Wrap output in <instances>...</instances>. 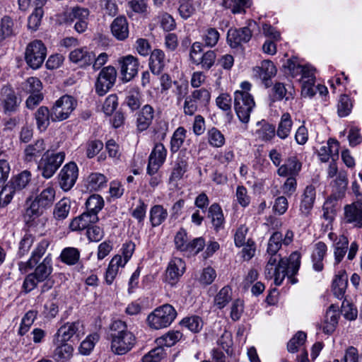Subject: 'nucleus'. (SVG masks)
Wrapping results in <instances>:
<instances>
[{"label": "nucleus", "instance_id": "28", "mask_svg": "<svg viewBox=\"0 0 362 362\" xmlns=\"http://www.w3.org/2000/svg\"><path fill=\"white\" fill-rule=\"evenodd\" d=\"M181 264V259L175 257L168 264L165 271V281L169 285L173 286L180 281L179 264Z\"/></svg>", "mask_w": 362, "mask_h": 362}, {"label": "nucleus", "instance_id": "37", "mask_svg": "<svg viewBox=\"0 0 362 362\" xmlns=\"http://www.w3.org/2000/svg\"><path fill=\"white\" fill-rule=\"evenodd\" d=\"M56 349L54 352V358L59 362H65L69 359L74 351L72 346L66 342L54 343Z\"/></svg>", "mask_w": 362, "mask_h": 362}, {"label": "nucleus", "instance_id": "44", "mask_svg": "<svg viewBox=\"0 0 362 362\" xmlns=\"http://www.w3.org/2000/svg\"><path fill=\"white\" fill-rule=\"evenodd\" d=\"M86 211L98 216V212L104 206V200L98 194H93L88 197L86 202Z\"/></svg>", "mask_w": 362, "mask_h": 362}, {"label": "nucleus", "instance_id": "11", "mask_svg": "<svg viewBox=\"0 0 362 362\" xmlns=\"http://www.w3.org/2000/svg\"><path fill=\"white\" fill-rule=\"evenodd\" d=\"M117 78V71L115 67L108 66L104 67L97 78L95 92L100 95H105L113 86Z\"/></svg>", "mask_w": 362, "mask_h": 362}, {"label": "nucleus", "instance_id": "14", "mask_svg": "<svg viewBox=\"0 0 362 362\" xmlns=\"http://www.w3.org/2000/svg\"><path fill=\"white\" fill-rule=\"evenodd\" d=\"M78 176V169L74 162L66 164L59 174V184L64 191L70 190L75 185Z\"/></svg>", "mask_w": 362, "mask_h": 362}, {"label": "nucleus", "instance_id": "63", "mask_svg": "<svg viewBox=\"0 0 362 362\" xmlns=\"http://www.w3.org/2000/svg\"><path fill=\"white\" fill-rule=\"evenodd\" d=\"M103 148V144L99 140L89 141L86 144V156L89 158L96 156Z\"/></svg>", "mask_w": 362, "mask_h": 362}, {"label": "nucleus", "instance_id": "40", "mask_svg": "<svg viewBox=\"0 0 362 362\" xmlns=\"http://www.w3.org/2000/svg\"><path fill=\"white\" fill-rule=\"evenodd\" d=\"M45 150V144L44 140L38 139L35 144L28 145L25 149V155L26 161L30 162Z\"/></svg>", "mask_w": 362, "mask_h": 362}, {"label": "nucleus", "instance_id": "34", "mask_svg": "<svg viewBox=\"0 0 362 362\" xmlns=\"http://www.w3.org/2000/svg\"><path fill=\"white\" fill-rule=\"evenodd\" d=\"M37 1L38 6H37V7L35 8L34 11L28 19V28L33 31L37 30L41 23V20L44 15V11L42 9V7L47 1V0Z\"/></svg>", "mask_w": 362, "mask_h": 362}, {"label": "nucleus", "instance_id": "7", "mask_svg": "<svg viewBox=\"0 0 362 362\" xmlns=\"http://www.w3.org/2000/svg\"><path fill=\"white\" fill-rule=\"evenodd\" d=\"M64 158L65 153L63 151L54 153L47 151L38 164V169L41 171L42 177L45 179L52 177L61 166Z\"/></svg>", "mask_w": 362, "mask_h": 362}, {"label": "nucleus", "instance_id": "13", "mask_svg": "<svg viewBox=\"0 0 362 362\" xmlns=\"http://www.w3.org/2000/svg\"><path fill=\"white\" fill-rule=\"evenodd\" d=\"M256 27L255 21H250L247 26L239 29H230L228 32L227 40L232 47H237L242 43L250 41L252 35V29Z\"/></svg>", "mask_w": 362, "mask_h": 362}, {"label": "nucleus", "instance_id": "22", "mask_svg": "<svg viewBox=\"0 0 362 362\" xmlns=\"http://www.w3.org/2000/svg\"><path fill=\"white\" fill-rule=\"evenodd\" d=\"M70 60L83 67L90 65L95 59L93 52H89L86 47L75 49L69 54Z\"/></svg>", "mask_w": 362, "mask_h": 362}, {"label": "nucleus", "instance_id": "51", "mask_svg": "<svg viewBox=\"0 0 362 362\" xmlns=\"http://www.w3.org/2000/svg\"><path fill=\"white\" fill-rule=\"evenodd\" d=\"M100 336L98 333L89 334L81 344L79 351L83 355H88L98 341Z\"/></svg>", "mask_w": 362, "mask_h": 362}, {"label": "nucleus", "instance_id": "21", "mask_svg": "<svg viewBox=\"0 0 362 362\" xmlns=\"http://www.w3.org/2000/svg\"><path fill=\"white\" fill-rule=\"evenodd\" d=\"M259 78L262 81L266 88L271 86V78L276 74V68L270 60H264L259 66L255 69Z\"/></svg>", "mask_w": 362, "mask_h": 362}, {"label": "nucleus", "instance_id": "46", "mask_svg": "<svg viewBox=\"0 0 362 362\" xmlns=\"http://www.w3.org/2000/svg\"><path fill=\"white\" fill-rule=\"evenodd\" d=\"M13 34V21L8 16H4L0 22V42Z\"/></svg>", "mask_w": 362, "mask_h": 362}, {"label": "nucleus", "instance_id": "25", "mask_svg": "<svg viewBox=\"0 0 362 362\" xmlns=\"http://www.w3.org/2000/svg\"><path fill=\"white\" fill-rule=\"evenodd\" d=\"M315 188L313 185H308L304 189L300 204V211L304 216H307L310 214L315 200Z\"/></svg>", "mask_w": 362, "mask_h": 362}, {"label": "nucleus", "instance_id": "10", "mask_svg": "<svg viewBox=\"0 0 362 362\" xmlns=\"http://www.w3.org/2000/svg\"><path fill=\"white\" fill-rule=\"evenodd\" d=\"M47 55V49L40 40L30 42L25 50V59L29 66L33 69L40 68Z\"/></svg>", "mask_w": 362, "mask_h": 362}, {"label": "nucleus", "instance_id": "41", "mask_svg": "<svg viewBox=\"0 0 362 362\" xmlns=\"http://www.w3.org/2000/svg\"><path fill=\"white\" fill-rule=\"evenodd\" d=\"M349 245L348 238L344 235H340L338 241L334 244L335 264H339L345 256Z\"/></svg>", "mask_w": 362, "mask_h": 362}, {"label": "nucleus", "instance_id": "53", "mask_svg": "<svg viewBox=\"0 0 362 362\" xmlns=\"http://www.w3.org/2000/svg\"><path fill=\"white\" fill-rule=\"evenodd\" d=\"M306 337L305 332L298 331L288 342L287 350L291 353L297 352L298 347L305 343Z\"/></svg>", "mask_w": 362, "mask_h": 362}, {"label": "nucleus", "instance_id": "17", "mask_svg": "<svg viewBox=\"0 0 362 362\" xmlns=\"http://www.w3.org/2000/svg\"><path fill=\"white\" fill-rule=\"evenodd\" d=\"M123 79L129 81L135 77L139 70L138 59L132 55H127L118 59Z\"/></svg>", "mask_w": 362, "mask_h": 362}, {"label": "nucleus", "instance_id": "39", "mask_svg": "<svg viewBox=\"0 0 362 362\" xmlns=\"http://www.w3.org/2000/svg\"><path fill=\"white\" fill-rule=\"evenodd\" d=\"M257 125L260 126L256 130V134L259 139L268 141H271L276 134L275 126L266 122H258Z\"/></svg>", "mask_w": 362, "mask_h": 362}, {"label": "nucleus", "instance_id": "33", "mask_svg": "<svg viewBox=\"0 0 362 362\" xmlns=\"http://www.w3.org/2000/svg\"><path fill=\"white\" fill-rule=\"evenodd\" d=\"M165 66V54L160 49H154L150 56L149 67L153 74H159Z\"/></svg>", "mask_w": 362, "mask_h": 362}, {"label": "nucleus", "instance_id": "19", "mask_svg": "<svg viewBox=\"0 0 362 362\" xmlns=\"http://www.w3.org/2000/svg\"><path fill=\"white\" fill-rule=\"evenodd\" d=\"M344 219L346 223L362 228V202H356L344 207Z\"/></svg>", "mask_w": 362, "mask_h": 362}, {"label": "nucleus", "instance_id": "62", "mask_svg": "<svg viewBox=\"0 0 362 362\" xmlns=\"http://www.w3.org/2000/svg\"><path fill=\"white\" fill-rule=\"evenodd\" d=\"M216 105L223 111L230 112L232 98L228 93H221L216 99Z\"/></svg>", "mask_w": 362, "mask_h": 362}, {"label": "nucleus", "instance_id": "4", "mask_svg": "<svg viewBox=\"0 0 362 362\" xmlns=\"http://www.w3.org/2000/svg\"><path fill=\"white\" fill-rule=\"evenodd\" d=\"M31 180V173L28 170H23L13 177L8 184L3 187L0 192V206L4 207L11 201L13 194L20 192L29 184Z\"/></svg>", "mask_w": 362, "mask_h": 362}, {"label": "nucleus", "instance_id": "55", "mask_svg": "<svg viewBox=\"0 0 362 362\" xmlns=\"http://www.w3.org/2000/svg\"><path fill=\"white\" fill-rule=\"evenodd\" d=\"M352 109V103L349 97L346 95H342L337 105V113L341 117H346L349 115Z\"/></svg>", "mask_w": 362, "mask_h": 362}, {"label": "nucleus", "instance_id": "26", "mask_svg": "<svg viewBox=\"0 0 362 362\" xmlns=\"http://www.w3.org/2000/svg\"><path fill=\"white\" fill-rule=\"evenodd\" d=\"M111 32L118 40H124L129 35L128 22L124 16L117 17L112 23Z\"/></svg>", "mask_w": 362, "mask_h": 362}, {"label": "nucleus", "instance_id": "30", "mask_svg": "<svg viewBox=\"0 0 362 362\" xmlns=\"http://www.w3.org/2000/svg\"><path fill=\"white\" fill-rule=\"evenodd\" d=\"M327 247L325 243L318 242L315 245L312 254L313 268L315 271L321 272L323 269L322 260L327 253Z\"/></svg>", "mask_w": 362, "mask_h": 362}, {"label": "nucleus", "instance_id": "61", "mask_svg": "<svg viewBox=\"0 0 362 362\" xmlns=\"http://www.w3.org/2000/svg\"><path fill=\"white\" fill-rule=\"evenodd\" d=\"M50 242L47 239H43L37 245L32 252L31 258L37 264L40 258L45 255Z\"/></svg>", "mask_w": 362, "mask_h": 362}, {"label": "nucleus", "instance_id": "5", "mask_svg": "<svg viewBox=\"0 0 362 362\" xmlns=\"http://www.w3.org/2000/svg\"><path fill=\"white\" fill-rule=\"evenodd\" d=\"M177 316V312L174 308L165 304L156 308L147 317V323L153 329H160L168 327Z\"/></svg>", "mask_w": 362, "mask_h": 362}, {"label": "nucleus", "instance_id": "54", "mask_svg": "<svg viewBox=\"0 0 362 362\" xmlns=\"http://www.w3.org/2000/svg\"><path fill=\"white\" fill-rule=\"evenodd\" d=\"M182 325L187 327L192 332L197 333L202 328L203 321L199 316L192 315L182 319Z\"/></svg>", "mask_w": 362, "mask_h": 362}, {"label": "nucleus", "instance_id": "18", "mask_svg": "<svg viewBox=\"0 0 362 362\" xmlns=\"http://www.w3.org/2000/svg\"><path fill=\"white\" fill-rule=\"evenodd\" d=\"M0 99L1 100L4 112L5 114L16 112L19 106L15 92L8 87H3L0 91Z\"/></svg>", "mask_w": 362, "mask_h": 362}, {"label": "nucleus", "instance_id": "31", "mask_svg": "<svg viewBox=\"0 0 362 362\" xmlns=\"http://www.w3.org/2000/svg\"><path fill=\"white\" fill-rule=\"evenodd\" d=\"M37 127L40 132L45 131L49 125L52 119V110H49L45 106L40 107L35 112Z\"/></svg>", "mask_w": 362, "mask_h": 362}, {"label": "nucleus", "instance_id": "45", "mask_svg": "<svg viewBox=\"0 0 362 362\" xmlns=\"http://www.w3.org/2000/svg\"><path fill=\"white\" fill-rule=\"evenodd\" d=\"M232 299V291L229 286L223 287L214 298V305L218 308H223Z\"/></svg>", "mask_w": 362, "mask_h": 362}, {"label": "nucleus", "instance_id": "48", "mask_svg": "<svg viewBox=\"0 0 362 362\" xmlns=\"http://www.w3.org/2000/svg\"><path fill=\"white\" fill-rule=\"evenodd\" d=\"M181 339V334L179 331H170L165 335L156 339L158 344L171 347L179 341Z\"/></svg>", "mask_w": 362, "mask_h": 362}, {"label": "nucleus", "instance_id": "52", "mask_svg": "<svg viewBox=\"0 0 362 362\" xmlns=\"http://www.w3.org/2000/svg\"><path fill=\"white\" fill-rule=\"evenodd\" d=\"M22 88L26 93H40L42 88V84L40 80L37 77H29L22 83Z\"/></svg>", "mask_w": 362, "mask_h": 362}, {"label": "nucleus", "instance_id": "64", "mask_svg": "<svg viewBox=\"0 0 362 362\" xmlns=\"http://www.w3.org/2000/svg\"><path fill=\"white\" fill-rule=\"evenodd\" d=\"M118 105L117 97L115 94L110 95L105 100L103 106V112L107 115H111L117 108Z\"/></svg>", "mask_w": 362, "mask_h": 362}, {"label": "nucleus", "instance_id": "8", "mask_svg": "<svg viewBox=\"0 0 362 362\" xmlns=\"http://www.w3.org/2000/svg\"><path fill=\"white\" fill-rule=\"evenodd\" d=\"M255 106L253 96L250 93H234V108L240 121L247 124L250 114Z\"/></svg>", "mask_w": 362, "mask_h": 362}, {"label": "nucleus", "instance_id": "50", "mask_svg": "<svg viewBox=\"0 0 362 362\" xmlns=\"http://www.w3.org/2000/svg\"><path fill=\"white\" fill-rule=\"evenodd\" d=\"M166 356L163 346L159 345L151 349L142 358L143 362H160Z\"/></svg>", "mask_w": 362, "mask_h": 362}, {"label": "nucleus", "instance_id": "9", "mask_svg": "<svg viewBox=\"0 0 362 362\" xmlns=\"http://www.w3.org/2000/svg\"><path fill=\"white\" fill-rule=\"evenodd\" d=\"M76 100L70 95H64L59 98L52 107V121L60 122L66 119L76 108Z\"/></svg>", "mask_w": 362, "mask_h": 362}, {"label": "nucleus", "instance_id": "43", "mask_svg": "<svg viewBox=\"0 0 362 362\" xmlns=\"http://www.w3.org/2000/svg\"><path fill=\"white\" fill-rule=\"evenodd\" d=\"M168 216L167 211L161 205L153 206L150 211V221L152 226L160 225Z\"/></svg>", "mask_w": 362, "mask_h": 362}, {"label": "nucleus", "instance_id": "20", "mask_svg": "<svg viewBox=\"0 0 362 362\" xmlns=\"http://www.w3.org/2000/svg\"><path fill=\"white\" fill-rule=\"evenodd\" d=\"M339 314L338 306L332 304L327 309L322 325V331L326 334H332L338 325Z\"/></svg>", "mask_w": 362, "mask_h": 362}, {"label": "nucleus", "instance_id": "2", "mask_svg": "<svg viewBox=\"0 0 362 362\" xmlns=\"http://www.w3.org/2000/svg\"><path fill=\"white\" fill-rule=\"evenodd\" d=\"M111 349L118 355L129 351L136 343V337L128 330L127 324L120 320L112 322L110 327Z\"/></svg>", "mask_w": 362, "mask_h": 362}, {"label": "nucleus", "instance_id": "16", "mask_svg": "<svg viewBox=\"0 0 362 362\" xmlns=\"http://www.w3.org/2000/svg\"><path fill=\"white\" fill-rule=\"evenodd\" d=\"M166 157L165 146L159 143L156 144L151 151L147 166V173L150 175L156 174L163 165Z\"/></svg>", "mask_w": 362, "mask_h": 362}, {"label": "nucleus", "instance_id": "36", "mask_svg": "<svg viewBox=\"0 0 362 362\" xmlns=\"http://www.w3.org/2000/svg\"><path fill=\"white\" fill-rule=\"evenodd\" d=\"M273 91L276 99L281 100L285 99L289 100L293 99L295 95V90L291 85L286 86L283 83H276L273 87Z\"/></svg>", "mask_w": 362, "mask_h": 362}, {"label": "nucleus", "instance_id": "29", "mask_svg": "<svg viewBox=\"0 0 362 362\" xmlns=\"http://www.w3.org/2000/svg\"><path fill=\"white\" fill-rule=\"evenodd\" d=\"M153 109L149 105H144L139 112L137 120V129L143 132L148 128L153 118Z\"/></svg>", "mask_w": 362, "mask_h": 362}, {"label": "nucleus", "instance_id": "60", "mask_svg": "<svg viewBox=\"0 0 362 362\" xmlns=\"http://www.w3.org/2000/svg\"><path fill=\"white\" fill-rule=\"evenodd\" d=\"M341 313L349 320H354L358 315V310L352 303L344 300L341 305Z\"/></svg>", "mask_w": 362, "mask_h": 362}, {"label": "nucleus", "instance_id": "32", "mask_svg": "<svg viewBox=\"0 0 362 362\" xmlns=\"http://www.w3.org/2000/svg\"><path fill=\"white\" fill-rule=\"evenodd\" d=\"M208 217L211 218L212 225L216 231H218L223 228L224 216L218 204L214 203L211 205L208 211Z\"/></svg>", "mask_w": 362, "mask_h": 362}, {"label": "nucleus", "instance_id": "35", "mask_svg": "<svg viewBox=\"0 0 362 362\" xmlns=\"http://www.w3.org/2000/svg\"><path fill=\"white\" fill-rule=\"evenodd\" d=\"M293 126V121L289 113H284L280 119L277 129L276 135L281 139H286L290 134Z\"/></svg>", "mask_w": 362, "mask_h": 362}, {"label": "nucleus", "instance_id": "12", "mask_svg": "<svg viewBox=\"0 0 362 362\" xmlns=\"http://www.w3.org/2000/svg\"><path fill=\"white\" fill-rule=\"evenodd\" d=\"M83 325L80 321L66 322L59 328L54 335V343L66 342L72 337L79 338L81 334H83Z\"/></svg>", "mask_w": 362, "mask_h": 362}, {"label": "nucleus", "instance_id": "24", "mask_svg": "<svg viewBox=\"0 0 362 362\" xmlns=\"http://www.w3.org/2000/svg\"><path fill=\"white\" fill-rule=\"evenodd\" d=\"M301 169V163L296 157H289L285 161V163L279 166L277 170V174L280 177H296L298 175Z\"/></svg>", "mask_w": 362, "mask_h": 362}, {"label": "nucleus", "instance_id": "47", "mask_svg": "<svg viewBox=\"0 0 362 362\" xmlns=\"http://www.w3.org/2000/svg\"><path fill=\"white\" fill-rule=\"evenodd\" d=\"M37 315V311L31 310L28 311L23 317L21 326L18 330V334L21 336L25 334L30 326L34 322Z\"/></svg>", "mask_w": 362, "mask_h": 362}, {"label": "nucleus", "instance_id": "23", "mask_svg": "<svg viewBox=\"0 0 362 362\" xmlns=\"http://www.w3.org/2000/svg\"><path fill=\"white\" fill-rule=\"evenodd\" d=\"M98 216L88 211L83 212L81 216L74 218L70 223L69 228L71 230H82L88 229L92 223L98 222Z\"/></svg>", "mask_w": 362, "mask_h": 362}, {"label": "nucleus", "instance_id": "1", "mask_svg": "<svg viewBox=\"0 0 362 362\" xmlns=\"http://www.w3.org/2000/svg\"><path fill=\"white\" fill-rule=\"evenodd\" d=\"M300 265V254L295 251L288 258H281L280 255H269L265 266L264 274L267 279H274V284L280 286L286 276L289 282L294 284L297 279L294 276L298 273Z\"/></svg>", "mask_w": 362, "mask_h": 362}, {"label": "nucleus", "instance_id": "15", "mask_svg": "<svg viewBox=\"0 0 362 362\" xmlns=\"http://www.w3.org/2000/svg\"><path fill=\"white\" fill-rule=\"evenodd\" d=\"M293 232L291 230H287L284 236L281 232H274L270 236L267 248V253L268 255H278L277 252L281 249L282 245H288L293 240Z\"/></svg>", "mask_w": 362, "mask_h": 362}, {"label": "nucleus", "instance_id": "59", "mask_svg": "<svg viewBox=\"0 0 362 362\" xmlns=\"http://www.w3.org/2000/svg\"><path fill=\"white\" fill-rule=\"evenodd\" d=\"M219 37V33L216 29L212 28L207 29L203 36L205 46L209 47H214L217 44Z\"/></svg>", "mask_w": 362, "mask_h": 362}, {"label": "nucleus", "instance_id": "58", "mask_svg": "<svg viewBox=\"0 0 362 362\" xmlns=\"http://www.w3.org/2000/svg\"><path fill=\"white\" fill-rule=\"evenodd\" d=\"M216 59V50H208L202 54L199 65H201L203 69L209 70L214 65Z\"/></svg>", "mask_w": 362, "mask_h": 362}, {"label": "nucleus", "instance_id": "27", "mask_svg": "<svg viewBox=\"0 0 362 362\" xmlns=\"http://www.w3.org/2000/svg\"><path fill=\"white\" fill-rule=\"evenodd\" d=\"M347 285L348 275L346 271L339 272L332 281V289L334 296L338 299H342L344 296Z\"/></svg>", "mask_w": 362, "mask_h": 362}, {"label": "nucleus", "instance_id": "6", "mask_svg": "<svg viewBox=\"0 0 362 362\" xmlns=\"http://www.w3.org/2000/svg\"><path fill=\"white\" fill-rule=\"evenodd\" d=\"M55 198V190L52 187L44 189L26 209L25 216L29 218L37 217L43 214L44 211L51 207Z\"/></svg>", "mask_w": 362, "mask_h": 362}, {"label": "nucleus", "instance_id": "42", "mask_svg": "<svg viewBox=\"0 0 362 362\" xmlns=\"http://www.w3.org/2000/svg\"><path fill=\"white\" fill-rule=\"evenodd\" d=\"M60 258L62 262L68 265H74L79 260L80 252L76 247H66L62 251Z\"/></svg>", "mask_w": 362, "mask_h": 362}, {"label": "nucleus", "instance_id": "57", "mask_svg": "<svg viewBox=\"0 0 362 362\" xmlns=\"http://www.w3.org/2000/svg\"><path fill=\"white\" fill-rule=\"evenodd\" d=\"M208 140L211 146L217 148L223 146L225 144L223 134L215 127L209 130Z\"/></svg>", "mask_w": 362, "mask_h": 362}, {"label": "nucleus", "instance_id": "3", "mask_svg": "<svg viewBox=\"0 0 362 362\" xmlns=\"http://www.w3.org/2000/svg\"><path fill=\"white\" fill-rule=\"evenodd\" d=\"M52 261L51 255H48L42 262L36 266L35 271L28 274L23 284V289L28 293L35 289L39 283L49 279L52 272Z\"/></svg>", "mask_w": 362, "mask_h": 362}, {"label": "nucleus", "instance_id": "38", "mask_svg": "<svg viewBox=\"0 0 362 362\" xmlns=\"http://www.w3.org/2000/svg\"><path fill=\"white\" fill-rule=\"evenodd\" d=\"M71 200L68 198H63L59 200L54 206L53 215L54 218L57 221L65 219L71 209Z\"/></svg>", "mask_w": 362, "mask_h": 362}, {"label": "nucleus", "instance_id": "49", "mask_svg": "<svg viewBox=\"0 0 362 362\" xmlns=\"http://www.w3.org/2000/svg\"><path fill=\"white\" fill-rule=\"evenodd\" d=\"M107 182L106 177L101 173H91L88 177V187L91 190L98 191L103 188Z\"/></svg>", "mask_w": 362, "mask_h": 362}, {"label": "nucleus", "instance_id": "56", "mask_svg": "<svg viewBox=\"0 0 362 362\" xmlns=\"http://www.w3.org/2000/svg\"><path fill=\"white\" fill-rule=\"evenodd\" d=\"M141 95L137 89L133 88L128 93L125 99V103L132 111L138 110L141 103L140 101Z\"/></svg>", "mask_w": 362, "mask_h": 362}]
</instances>
